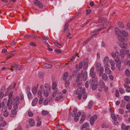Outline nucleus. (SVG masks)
Wrapping results in <instances>:
<instances>
[{"mask_svg": "<svg viewBox=\"0 0 130 130\" xmlns=\"http://www.w3.org/2000/svg\"><path fill=\"white\" fill-rule=\"evenodd\" d=\"M93 83V84L92 86V89L93 90H94L96 89L97 87V86L98 85V84H97L96 83Z\"/></svg>", "mask_w": 130, "mask_h": 130, "instance_id": "nucleus-23", "label": "nucleus"}, {"mask_svg": "<svg viewBox=\"0 0 130 130\" xmlns=\"http://www.w3.org/2000/svg\"><path fill=\"white\" fill-rule=\"evenodd\" d=\"M106 19H105L103 18H102L101 17H100L99 18V20L98 22L99 23H105L106 22Z\"/></svg>", "mask_w": 130, "mask_h": 130, "instance_id": "nucleus-22", "label": "nucleus"}, {"mask_svg": "<svg viewBox=\"0 0 130 130\" xmlns=\"http://www.w3.org/2000/svg\"><path fill=\"white\" fill-rule=\"evenodd\" d=\"M19 98L18 96H16L15 99V103L13 104V107L14 109L12 110L11 111V113L13 115L16 114L17 111L16 109L18 108V105L20 102Z\"/></svg>", "mask_w": 130, "mask_h": 130, "instance_id": "nucleus-1", "label": "nucleus"}, {"mask_svg": "<svg viewBox=\"0 0 130 130\" xmlns=\"http://www.w3.org/2000/svg\"><path fill=\"white\" fill-rule=\"evenodd\" d=\"M37 89L35 87H34L32 88V92L33 94H36L37 92Z\"/></svg>", "mask_w": 130, "mask_h": 130, "instance_id": "nucleus-28", "label": "nucleus"}, {"mask_svg": "<svg viewBox=\"0 0 130 130\" xmlns=\"http://www.w3.org/2000/svg\"><path fill=\"white\" fill-rule=\"evenodd\" d=\"M39 77L40 78H42L44 76V73L43 72L40 71L38 73Z\"/></svg>", "mask_w": 130, "mask_h": 130, "instance_id": "nucleus-46", "label": "nucleus"}, {"mask_svg": "<svg viewBox=\"0 0 130 130\" xmlns=\"http://www.w3.org/2000/svg\"><path fill=\"white\" fill-rule=\"evenodd\" d=\"M98 79L96 78L94 79H90L89 80L87 81L86 82L85 85L86 88H87L89 87V84H90L91 86L93 83H96L98 81Z\"/></svg>", "mask_w": 130, "mask_h": 130, "instance_id": "nucleus-2", "label": "nucleus"}, {"mask_svg": "<svg viewBox=\"0 0 130 130\" xmlns=\"http://www.w3.org/2000/svg\"><path fill=\"white\" fill-rule=\"evenodd\" d=\"M34 2L35 3L34 5H35L41 8H42L43 7V4L38 0L35 1Z\"/></svg>", "mask_w": 130, "mask_h": 130, "instance_id": "nucleus-10", "label": "nucleus"}, {"mask_svg": "<svg viewBox=\"0 0 130 130\" xmlns=\"http://www.w3.org/2000/svg\"><path fill=\"white\" fill-rule=\"evenodd\" d=\"M28 116L30 117H32L33 116V113L30 111H28Z\"/></svg>", "mask_w": 130, "mask_h": 130, "instance_id": "nucleus-53", "label": "nucleus"}, {"mask_svg": "<svg viewBox=\"0 0 130 130\" xmlns=\"http://www.w3.org/2000/svg\"><path fill=\"white\" fill-rule=\"evenodd\" d=\"M124 86L125 88H126V91L127 92H130V86H128L126 84H124Z\"/></svg>", "mask_w": 130, "mask_h": 130, "instance_id": "nucleus-20", "label": "nucleus"}, {"mask_svg": "<svg viewBox=\"0 0 130 130\" xmlns=\"http://www.w3.org/2000/svg\"><path fill=\"white\" fill-rule=\"evenodd\" d=\"M55 45L57 46L58 47L60 48L62 46V44H59L57 42H55L53 43Z\"/></svg>", "mask_w": 130, "mask_h": 130, "instance_id": "nucleus-39", "label": "nucleus"}, {"mask_svg": "<svg viewBox=\"0 0 130 130\" xmlns=\"http://www.w3.org/2000/svg\"><path fill=\"white\" fill-rule=\"evenodd\" d=\"M82 77L84 81H85L86 80L87 77V73L86 72H85L84 74H83Z\"/></svg>", "mask_w": 130, "mask_h": 130, "instance_id": "nucleus-25", "label": "nucleus"}, {"mask_svg": "<svg viewBox=\"0 0 130 130\" xmlns=\"http://www.w3.org/2000/svg\"><path fill=\"white\" fill-rule=\"evenodd\" d=\"M38 101V99L37 98H34L32 102V105L33 106H36Z\"/></svg>", "mask_w": 130, "mask_h": 130, "instance_id": "nucleus-17", "label": "nucleus"}, {"mask_svg": "<svg viewBox=\"0 0 130 130\" xmlns=\"http://www.w3.org/2000/svg\"><path fill=\"white\" fill-rule=\"evenodd\" d=\"M77 109L76 108H74L72 114L71 116L72 117H74L76 114L77 113Z\"/></svg>", "mask_w": 130, "mask_h": 130, "instance_id": "nucleus-31", "label": "nucleus"}, {"mask_svg": "<svg viewBox=\"0 0 130 130\" xmlns=\"http://www.w3.org/2000/svg\"><path fill=\"white\" fill-rule=\"evenodd\" d=\"M69 24L68 22H66L65 24V25L64 27V31L65 32H67L69 30V29L68 28Z\"/></svg>", "mask_w": 130, "mask_h": 130, "instance_id": "nucleus-14", "label": "nucleus"}, {"mask_svg": "<svg viewBox=\"0 0 130 130\" xmlns=\"http://www.w3.org/2000/svg\"><path fill=\"white\" fill-rule=\"evenodd\" d=\"M119 111L120 113L122 114H123L124 112V111L122 109H119Z\"/></svg>", "mask_w": 130, "mask_h": 130, "instance_id": "nucleus-64", "label": "nucleus"}, {"mask_svg": "<svg viewBox=\"0 0 130 130\" xmlns=\"http://www.w3.org/2000/svg\"><path fill=\"white\" fill-rule=\"evenodd\" d=\"M121 61H119L118 62H117L116 65V66L119 68L121 66Z\"/></svg>", "mask_w": 130, "mask_h": 130, "instance_id": "nucleus-49", "label": "nucleus"}, {"mask_svg": "<svg viewBox=\"0 0 130 130\" xmlns=\"http://www.w3.org/2000/svg\"><path fill=\"white\" fill-rule=\"evenodd\" d=\"M82 88L81 87L78 88L77 89L76 92V94L77 95H78L77 97L78 98L79 100H80L82 97V96H81L82 94L81 91H82Z\"/></svg>", "mask_w": 130, "mask_h": 130, "instance_id": "nucleus-5", "label": "nucleus"}, {"mask_svg": "<svg viewBox=\"0 0 130 130\" xmlns=\"http://www.w3.org/2000/svg\"><path fill=\"white\" fill-rule=\"evenodd\" d=\"M44 91L43 92L44 95L46 97L48 96L49 95V92L48 91H47V90H44Z\"/></svg>", "mask_w": 130, "mask_h": 130, "instance_id": "nucleus-35", "label": "nucleus"}, {"mask_svg": "<svg viewBox=\"0 0 130 130\" xmlns=\"http://www.w3.org/2000/svg\"><path fill=\"white\" fill-rule=\"evenodd\" d=\"M96 69L98 71H100V69L101 67V64L99 63L96 62Z\"/></svg>", "mask_w": 130, "mask_h": 130, "instance_id": "nucleus-30", "label": "nucleus"}, {"mask_svg": "<svg viewBox=\"0 0 130 130\" xmlns=\"http://www.w3.org/2000/svg\"><path fill=\"white\" fill-rule=\"evenodd\" d=\"M109 64H106L104 66V67L105 68V73L107 74H109L112 72L109 68Z\"/></svg>", "mask_w": 130, "mask_h": 130, "instance_id": "nucleus-6", "label": "nucleus"}, {"mask_svg": "<svg viewBox=\"0 0 130 130\" xmlns=\"http://www.w3.org/2000/svg\"><path fill=\"white\" fill-rule=\"evenodd\" d=\"M109 58L108 56L105 57L103 60V63H107L109 62Z\"/></svg>", "mask_w": 130, "mask_h": 130, "instance_id": "nucleus-27", "label": "nucleus"}, {"mask_svg": "<svg viewBox=\"0 0 130 130\" xmlns=\"http://www.w3.org/2000/svg\"><path fill=\"white\" fill-rule=\"evenodd\" d=\"M9 113L7 111L3 113V116L5 117H7L9 115Z\"/></svg>", "mask_w": 130, "mask_h": 130, "instance_id": "nucleus-56", "label": "nucleus"}, {"mask_svg": "<svg viewBox=\"0 0 130 130\" xmlns=\"http://www.w3.org/2000/svg\"><path fill=\"white\" fill-rule=\"evenodd\" d=\"M68 75V73L67 72H65L63 75L62 79L63 80H65L67 78Z\"/></svg>", "mask_w": 130, "mask_h": 130, "instance_id": "nucleus-24", "label": "nucleus"}, {"mask_svg": "<svg viewBox=\"0 0 130 130\" xmlns=\"http://www.w3.org/2000/svg\"><path fill=\"white\" fill-rule=\"evenodd\" d=\"M19 97V96H18ZM19 98H20V100H23L24 99V96L23 94H20V96L19 97Z\"/></svg>", "mask_w": 130, "mask_h": 130, "instance_id": "nucleus-61", "label": "nucleus"}, {"mask_svg": "<svg viewBox=\"0 0 130 130\" xmlns=\"http://www.w3.org/2000/svg\"><path fill=\"white\" fill-rule=\"evenodd\" d=\"M98 116L97 115H95L90 118V122L91 125H93L95 121L96 120Z\"/></svg>", "mask_w": 130, "mask_h": 130, "instance_id": "nucleus-4", "label": "nucleus"}, {"mask_svg": "<svg viewBox=\"0 0 130 130\" xmlns=\"http://www.w3.org/2000/svg\"><path fill=\"white\" fill-rule=\"evenodd\" d=\"M85 119V116L84 115H83L81 117L80 120V124H82L83 123Z\"/></svg>", "mask_w": 130, "mask_h": 130, "instance_id": "nucleus-42", "label": "nucleus"}, {"mask_svg": "<svg viewBox=\"0 0 130 130\" xmlns=\"http://www.w3.org/2000/svg\"><path fill=\"white\" fill-rule=\"evenodd\" d=\"M7 109L6 107H4L2 108L1 111L3 112H4L7 111Z\"/></svg>", "mask_w": 130, "mask_h": 130, "instance_id": "nucleus-59", "label": "nucleus"}, {"mask_svg": "<svg viewBox=\"0 0 130 130\" xmlns=\"http://www.w3.org/2000/svg\"><path fill=\"white\" fill-rule=\"evenodd\" d=\"M119 40L121 42H123L124 40L125 39L123 36H120V35L118 36Z\"/></svg>", "mask_w": 130, "mask_h": 130, "instance_id": "nucleus-29", "label": "nucleus"}, {"mask_svg": "<svg viewBox=\"0 0 130 130\" xmlns=\"http://www.w3.org/2000/svg\"><path fill=\"white\" fill-rule=\"evenodd\" d=\"M57 86V84L55 82H54L53 83L52 88L53 89H56Z\"/></svg>", "mask_w": 130, "mask_h": 130, "instance_id": "nucleus-45", "label": "nucleus"}, {"mask_svg": "<svg viewBox=\"0 0 130 130\" xmlns=\"http://www.w3.org/2000/svg\"><path fill=\"white\" fill-rule=\"evenodd\" d=\"M29 123L30 126L32 127L35 124V122L34 119L32 118H30L29 121Z\"/></svg>", "mask_w": 130, "mask_h": 130, "instance_id": "nucleus-13", "label": "nucleus"}, {"mask_svg": "<svg viewBox=\"0 0 130 130\" xmlns=\"http://www.w3.org/2000/svg\"><path fill=\"white\" fill-rule=\"evenodd\" d=\"M111 116L112 118L114 121H115L116 120L117 118L114 114H111Z\"/></svg>", "mask_w": 130, "mask_h": 130, "instance_id": "nucleus-48", "label": "nucleus"}, {"mask_svg": "<svg viewBox=\"0 0 130 130\" xmlns=\"http://www.w3.org/2000/svg\"><path fill=\"white\" fill-rule=\"evenodd\" d=\"M70 83V82L69 80H68L66 81L65 83V86L67 87H68Z\"/></svg>", "mask_w": 130, "mask_h": 130, "instance_id": "nucleus-58", "label": "nucleus"}, {"mask_svg": "<svg viewBox=\"0 0 130 130\" xmlns=\"http://www.w3.org/2000/svg\"><path fill=\"white\" fill-rule=\"evenodd\" d=\"M45 90L49 91L51 89V86L49 84H46L45 85Z\"/></svg>", "mask_w": 130, "mask_h": 130, "instance_id": "nucleus-21", "label": "nucleus"}, {"mask_svg": "<svg viewBox=\"0 0 130 130\" xmlns=\"http://www.w3.org/2000/svg\"><path fill=\"white\" fill-rule=\"evenodd\" d=\"M102 78L103 79L106 80L108 79V77L106 73H104L102 75Z\"/></svg>", "mask_w": 130, "mask_h": 130, "instance_id": "nucleus-33", "label": "nucleus"}, {"mask_svg": "<svg viewBox=\"0 0 130 130\" xmlns=\"http://www.w3.org/2000/svg\"><path fill=\"white\" fill-rule=\"evenodd\" d=\"M13 69H17L18 68V64H13L11 66Z\"/></svg>", "mask_w": 130, "mask_h": 130, "instance_id": "nucleus-51", "label": "nucleus"}, {"mask_svg": "<svg viewBox=\"0 0 130 130\" xmlns=\"http://www.w3.org/2000/svg\"><path fill=\"white\" fill-rule=\"evenodd\" d=\"M121 33L125 36H127L128 34L127 32L125 30H121Z\"/></svg>", "mask_w": 130, "mask_h": 130, "instance_id": "nucleus-36", "label": "nucleus"}, {"mask_svg": "<svg viewBox=\"0 0 130 130\" xmlns=\"http://www.w3.org/2000/svg\"><path fill=\"white\" fill-rule=\"evenodd\" d=\"M124 52L125 51L123 49H121L120 51V53L121 55V56L122 58H123L124 57Z\"/></svg>", "mask_w": 130, "mask_h": 130, "instance_id": "nucleus-34", "label": "nucleus"}, {"mask_svg": "<svg viewBox=\"0 0 130 130\" xmlns=\"http://www.w3.org/2000/svg\"><path fill=\"white\" fill-rule=\"evenodd\" d=\"M118 25L119 27L121 28H123L124 27L123 24L121 22H118Z\"/></svg>", "mask_w": 130, "mask_h": 130, "instance_id": "nucleus-40", "label": "nucleus"}, {"mask_svg": "<svg viewBox=\"0 0 130 130\" xmlns=\"http://www.w3.org/2000/svg\"><path fill=\"white\" fill-rule=\"evenodd\" d=\"M94 67H93L91 68L90 71V75L93 78H94L96 76V73L94 71Z\"/></svg>", "mask_w": 130, "mask_h": 130, "instance_id": "nucleus-3", "label": "nucleus"}, {"mask_svg": "<svg viewBox=\"0 0 130 130\" xmlns=\"http://www.w3.org/2000/svg\"><path fill=\"white\" fill-rule=\"evenodd\" d=\"M48 113V112L47 111L43 110L42 112V114L43 115H45Z\"/></svg>", "mask_w": 130, "mask_h": 130, "instance_id": "nucleus-54", "label": "nucleus"}, {"mask_svg": "<svg viewBox=\"0 0 130 130\" xmlns=\"http://www.w3.org/2000/svg\"><path fill=\"white\" fill-rule=\"evenodd\" d=\"M125 73L127 76L128 77L130 76V72L128 69H126L125 70Z\"/></svg>", "mask_w": 130, "mask_h": 130, "instance_id": "nucleus-44", "label": "nucleus"}, {"mask_svg": "<svg viewBox=\"0 0 130 130\" xmlns=\"http://www.w3.org/2000/svg\"><path fill=\"white\" fill-rule=\"evenodd\" d=\"M57 89H56V90L54 91L53 94V97H55L56 96V94L57 93Z\"/></svg>", "mask_w": 130, "mask_h": 130, "instance_id": "nucleus-60", "label": "nucleus"}, {"mask_svg": "<svg viewBox=\"0 0 130 130\" xmlns=\"http://www.w3.org/2000/svg\"><path fill=\"white\" fill-rule=\"evenodd\" d=\"M63 97V96L62 95H60L58 97H56L55 98V100L58 101L60 100V99L62 98Z\"/></svg>", "mask_w": 130, "mask_h": 130, "instance_id": "nucleus-52", "label": "nucleus"}, {"mask_svg": "<svg viewBox=\"0 0 130 130\" xmlns=\"http://www.w3.org/2000/svg\"><path fill=\"white\" fill-rule=\"evenodd\" d=\"M92 101H90L89 103L88 106V109H90L92 107Z\"/></svg>", "mask_w": 130, "mask_h": 130, "instance_id": "nucleus-37", "label": "nucleus"}, {"mask_svg": "<svg viewBox=\"0 0 130 130\" xmlns=\"http://www.w3.org/2000/svg\"><path fill=\"white\" fill-rule=\"evenodd\" d=\"M89 125V124L88 123H87L85 124H83L80 127V130H85L86 129H84L88 127Z\"/></svg>", "mask_w": 130, "mask_h": 130, "instance_id": "nucleus-11", "label": "nucleus"}, {"mask_svg": "<svg viewBox=\"0 0 130 130\" xmlns=\"http://www.w3.org/2000/svg\"><path fill=\"white\" fill-rule=\"evenodd\" d=\"M126 44H125L123 43H120L119 44V46L120 47H121L122 48H125V47L126 46Z\"/></svg>", "mask_w": 130, "mask_h": 130, "instance_id": "nucleus-41", "label": "nucleus"}, {"mask_svg": "<svg viewBox=\"0 0 130 130\" xmlns=\"http://www.w3.org/2000/svg\"><path fill=\"white\" fill-rule=\"evenodd\" d=\"M83 76V74L78 73L77 76L76 82H78L80 79V78H82Z\"/></svg>", "mask_w": 130, "mask_h": 130, "instance_id": "nucleus-16", "label": "nucleus"}, {"mask_svg": "<svg viewBox=\"0 0 130 130\" xmlns=\"http://www.w3.org/2000/svg\"><path fill=\"white\" fill-rule=\"evenodd\" d=\"M81 112H79L75 116L74 118V120L75 122H77L78 120V117H80L81 115Z\"/></svg>", "mask_w": 130, "mask_h": 130, "instance_id": "nucleus-12", "label": "nucleus"}, {"mask_svg": "<svg viewBox=\"0 0 130 130\" xmlns=\"http://www.w3.org/2000/svg\"><path fill=\"white\" fill-rule=\"evenodd\" d=\"M7 122L6 121H4L2 122L1 123V126L2 127L5 126L6 125Z\"/></svg>", "mask_w": 130, "mask_h": 130, "instance_id": "nucleus-47", "label": "nucleus"}, {"mask_svg": "<svg viewBox=\"0 0 130 130\" xmlns=\"http://www.w3.org/2000/svg\"><path fill=\"white\" fill-rule=\"evenodd\" d=\"M84 64L83 68L84 70H86L88 67V62L87 61H85V60H84Z\"/></svg>", "mask_w": 130, "mask_h": 130, "instance_id": "nucleus-19", "label": "nucleus"}, {"mask_svg": "<svg viewBox=\"0 0 130 130\" xmlns=\"http://www.w3.org/2000/svg\"><path fill=\"white\" fill-rule=\"evenodd\" d=\"M119 90L120 93L121 94H124L125 92L124 89L122 87H120L119 88Z\"/></svg>", "mask_w": 130, "mask_h": 130, "instance_id": "nucleus-43", "label": "nucleus"}, {"mask_svg": "<svg viewBox=\"0 0 130 130\" xmlns=\"http://www.w3.org/2000/svg\"><path fill=\"white\" fill-rule=\"evenodd\" d=\"M14 101L8 100L7 105L9 110H10L11 109L14 103Z\"/></svg>", "mask_w": 130, "mask_h": 130, "instance_id": "nucleus-7", "label": "nucleus"}, {"mask_svg": "<svg viewBox=\"0 0 130 130\" xmlns=\"http://www.w3.org/2000/svg\"><path fill=\"white\" fill-rule=\"evenodd\" d=\"M83 61H81L79 64V69H81L83 67Z\"/></svg>", "mask_w": 130, "mask_h": 130, "instance_id": "nucleus-55", "label": "nucleus"}, {"mask_svg": "<svg viewBox=\"0 0 130 130\" xmlns=\"http://www.w3.org/2000/svg\"><path fill=\"white\" fill-rule=\"evenodd\" d=\"M126 27L127 29H130V23H127L126 25Z\"/></svg>", "mask_w": 130, "mask_h": 130, "instance_id": "nucleus-62", "label": "nucleus"}, {"mask_svg": "<svg viewBox=\"0 0 130 130\" xmlns=\"http://www.w3.org/2000/svg\"><path fill=\"white\" fill-rule=\"evenodd\" d=\"M115 95L116 97L119 98V90H118L117 89L116 91Z\"/></svg>", "mask_w": 130, "mask_h": 130, "instance_id": "nucleus-57", "label": "nucleus"}, {"mask_svg": "<svg viewBox=\"0 0 130 130\" xmlns=\"http://www.w3.org/2000/svg\"><path fill=\"white\" fill-rule=\"evenodd\" d=\"M81 96L83 95V98L84 99H86L87 97V93L85 92V88H83V89L82 91L81 92Z\"/></svg>", "mask_w": 130, "mask_h": 130, "instance_id": "nucleus-8", "label": "nucleus"}, {"mask_svg": "<svg viewBox=\"0 0 130 130\" xmlns=\"http://www.w3.org/2000/svg\"><path fill=\"white\" fill-rule=\"evenodd\" d=\"M109 62L111 66L113 67H114L115 66V62L114 60L112 59L109 60Z\"/></svg>", "mask_w": 130, "mask_h": 130, "instance_id": "nucleus-38", "label": "nucleus"}, {"mask_svg": "<svg viewBox=\"0 0 130 130\" xmlns=\"http://www.w3.org/2000/svg\"><path fill=\"white\" fill-rule=\"evenodd\" d=\"M38 97L40 99L42 98V95L41 91L40 90H39L38 92Z\"/></svg>", "mask_w": 130, "mask_h": 130, "instance_id": "nucleus-50", "label": "nucleus"}, {"mask_svg": "<svg viewBox=\"0 0 130 130\" xmlns=\"http://www.w3.org/2000/svg\"><path fill=\"white\" fill-rule=\"evenodd\" d=\"M43 68L46 69L51 68L53 67V66L51 64H50L47 63H45L43 65Z\"/></svg>", "mask_w": 130, "mask_h": 130, "instance_id": "nucleus-18", "label": "nucleus"}, {"mask_svg": "<svg viewBox=\"0 0 130 130\" xmlns=\"http://www.w3.org/2000/svg\"><path fill=\"white\" fill-rule=\"evenodd\" d=\"M124 98L125 100L127 101H128L129 100V97L128 96H124Z\"/></svg>", "mask_w": 130, "mask_h": 130, "instance_id": "nucleus-63", "label": "nucleus"}, {"mask_svg": "<svg viewBox=\"0 0 130 130\" xmlns=\"http://www.w3.org/2000/svg\"><path fill=\"white\" fill-rule=\"evenodd\" d=\"M115 32L116 34L118 36L120 35V34L121 33V30L120 31L118 28H115Z\"/></svg>", "mask_w": 130, "mask_h": 130, "instance_id": "nucleus-15", "label": "nucleus"}, {"mask_svg": "<svg viewBox=\"0 0 130 130\" xmlns=\"http://www.w3.org/2000/svg\"><path fill=\"white\" fill-rule=\"evenodd\" d=\"M27 96L28 98L30 100H31L33 98L32 94L30 92H29L28 93Z\"/></svg>", "mask_w": 130, "mask_h": 130, "instance_id": "nucleus-32", "label": "nucleus"}, {"mask_svg": "<svg viewBox=\"0 0 130 130\" xmlns=\"http://www.w3.org/2000/svg\"><path fill=\"white\" fill-rule=\"evenodd\" d=\"M99 85L101 88H103L105 86V83L103 80H100V81Z\"/></svg>", "mask_w": 130, "mask_h": 130, "instance_id": "nucleus-26", "label": "nucleus"}, {"mask_svg": "<svg viewBox=\"0 0 130 130\" xmlns=\"http://www.w3.org/2000/svg\"><path fill=\"white\" fill-rule=\"evenodd\" d=\"M13 92L12 91H10L9 94L8 95V100L12 101H15V98L14 96L13 95Z\"/></svg>", "mask_w": 130, "mask_h": 130, "instance_id": "nucleus-9", "label": "nucleus"}]
</instances>
